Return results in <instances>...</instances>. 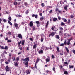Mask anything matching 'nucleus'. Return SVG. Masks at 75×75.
I'll list each match as a JSON object with an SVG mask.
<instances>
[{"instance_id":"680f3d73","label":"nucleus","mask_w":75,"mask_h":75,"mask_svg":"<svg viewBox=\"0 0 75 75\" xmlns=\"http://www.w3.org/2000/svg\"><path fill=\"white\" fill-rule=\"evenodd\" d=\"M61 30H63V28L62 27H60L59 28Z\"/></svg>"},{"instance_id":"052dcab7","label":"nucleus","mask_w":75,"mask_h":75,"mask_svg":"<svg viewBox=\"0 0 75 75\" xmlns=\"http://www.w3.org/2000/svg\"><path fill=\"white\" fill-rule=\"evenodd\" d=\"M64 44H65V45H66V44H67V42L66 41V40H65V42H64Z\"/></svg>"},{"instance_id":"864d4df0","label":"nucleus","mask_w":75,"mask_h":75,"mask_svg":"<svg viewBox=\"0 0 75 75\" xmlns=\"http://www.w3.org/2000/svg\"><path fill=\"white\" fill-rule=\"evenodd\" d=\"M60 3L61 4H64V2L62 1H60Z\"/></svg>"},{"instance_id":"de8ad7c7","label":"nucleus","mask_w":75,"mask_h":75,"mask_svg":"<svg viewBox=\"0 0 75 75\" xmlns=\"http://www.w3.org/2000/svg\"><path fill=\"white\" fill-rule=\"evenodd\" d=\"M39 61V59L38 58L36 60V63H38Z\"/></svg>"},{"instance_id":"8fccbe9b","label":"nucleus","mask_w":75,"mask_h":75,"mask_svg":"<svg viewBox=\"0 0 75 75\" xmlns=\"http://www.w3.org/2000/svg\"><path fill=\"white\" fill-rule=\"evenodd\" d=\"M64 45V43H62L60 45V46L63 47Z\"/></svg>"},{"instance_id":"774afa93","label":"nucleus","mask_w":75,"mask_h":75,"mask_svg":"<svg viewBox=\"0 0 75 75\" xmlns=\"http://www.w3.org/2000/svg\"><path fill=\"white\" fill-rule=\"evenodd\" d=\"M26 50H29V47L28 48V47H27L26 48Z\"/></svg>"},{"instance_id":"e2e57ef3","label":"nucleus","mask_w":75,"mask_h":75,"mask_svg":"<svg viewBox=\"0 0 75 75\" xmlns=\"http://www.w3.org/2000/svg\"><path fill=\"white\" fill-rule=\"evenodd\" d=\"M73 53H74V54H75V50H73Z\"/></svg>"},{"instance_id":"4c0bfd02","label":"nucleus","mask_w":75,"mask_h":75,"mask_svg":"<svg viewBox=\"0 0 75 75\" xmlns=\"http://www.w3.org/2000/svg\"><path fill=\"white\" fill-rule=\"evenodd\" d=\"M53 71H54V72H55V67H53Z\"/></svg>"},{"instance_id":"9d476101","label":"nucleus","mask_w":75,"mask_h":75,"mask_svg":"<svg viewBox=\"0 0 75 75\" xmlns=\"http://www.w3.org/2000/svg\"><path fill=\"white\" fill-rule=\"evenodd\" d=\"M70 41H71L70 39H68L67 44L68 45H69V44H70Z\"/></svg>"},{"instance_id":"a19ab883","label":"nucleus","mask_w":75,"mask_h":75,"mask_svg":"<svg viewBox=\"0 0 75 75\" xmlns=\"http://www.w3.org/2000/svg\"><path fill=\"white\" fill-rule=\"evenodd\" d=\"M22 42V41H21V40L19 42H18V45H20V44H21V43Z\"/></svg>"},{"instance_id":"37998d69","label":"nucleus","mask_w":75,"mask_h":75,"mask_svg":"<svg viewBox=\"0 0 75 75\" xmlns=\"http://www.w3.org/2000/svg\"><path fill=\"white\" fill-rule=\"evenodd\" d=\"M64 74L65 75H67L68 74V72L67 71H64Z\"/></svg>"},{"instance_id":"f8f14e48","label":"nucleus","mask_w":75,"mask_h":75,"mask_svg":"<svg viewBox=\"0 0 75 75\" xmlns=\"http://www.w3.org/2000/svg\"><path fill=\"white\" fill-rule=\"evenodd\" d=\"M28 62H26L25 63V67H28Z\"/></svg>"},{"instance_id":"20e7f679","label":"nucleus","mask_w":75,"mask_h":75,"mask_svg":"<svg viewBox=\"0 0 75 75\" xmlns=\"http://www.w3.org/2000/svg\"><path fill=\"white\" fill-rule=\"evenodd\" d=\"M56 11H57L59 13H61V11L59 10V9L57 7H56V9H55Z\"/></svg>"},{"instance_id":"c9c22d12","label":"nucleus","mask_w":75,"mask_h":75,"mask_svg":"<svg viewBox=\"0 0 75 75\" xmlns=\"http://www.w3.org/2000/svg\"><path fill=\"white\" fill-rule=\"evenodd\" d=\"M69 68H74V66H71L70 65H69Z\"/></svg>"},{"instance_id":"13d9d810","label":"nucleus","mask_w":75,"mask_h":75,"mask_svg":"<svg viewBox=\"0 0 75 75\" xmlns=\"http://www.w3.org/2000/svg\"><path fill=\"white\" fill-rule=\"evenodd\" d=\"M46 74H48V72H50V71H49V70H47L46 71Z\"/></svg>"},{"instance_id":"0e129e2a","label":"nucleus","mask_w":75,"mask_h":75,"mask_svg":"<svg viewBox=\"0 0 75 75\" xmlns=\"http://www.w3.org/2000/svg\"><path fill=\"white\" fill-rule=\"evenodd\" d=\"M39 15H40V16H41H41H42V13H40V14H39Z\"/></svg>"},{"instance_id":"aec40b11","label":"nucleus","mask_w":75,"mask_h":75,"mask_svg":"<svg viewBox=\"0 0 75 75\" xmlns=\"http://www.w3.org/2000/svg\"><path fill=\"white\" fill-rule=\"evenodd\" d=\"M14 65L15 66V67H17V66L18 65V64L17 63V62H16L14 64Z\"/></svg>"},{"instance_id":"f257e3e1","label":"nucleus","mask_w":75,"mask_h":75,"mask_svg":"<svg viewBox=\"0 0 75 75\" xmlns=\"http://www.w3.org/2000/svg\"><path fill=\"white\" fill-rule=\"evenodd\" d=\"M55 35V32H52L49 35V37H50V36L54 37Z\"/></svg>"},{"instance_id":"39448f33","label":"nucleus","mask_w":75,"mask_h":75,"mask_svg":"<svg viewBox=\"0 0 75 75\" xmlns=\"http://www.w3.org/2000/svg\"><path fill=\"white\" fill-rule=\"evenodd\" d=\"M38 52L39 54H42L43 53V50H40Z\"/></svg>"},{"instance_id":"dca6fc26","label":"nucleus","mask_w":75,"mask_h":75,"mask_svg":"<svg viewBox=\"0 0 75 75\" xmlns=\"http://www.w3.org/2000/svg\"><path fill=\"white\" fill-rule=\"evenodd\" d=\"M36 45H37V43L34 44V45L33 46V49L36 48H37V46H36Z\"/></svg>"},{"instance_id":"6e6552de","label":"nucleus","mask_w":75,"mask_h":75,"mask_svg":"<svg viewBox=\"0 0 75 75\" xmlns=\"http://www.w3.org/2000/svg\"><path fill=\"white\" fill-rule=\"evenodd\" d=\"M14 25L15 27H16V29H17V28H18V24H17V23H15L14 24Z\"/></svg>"},{"instance_id":"4be33fe9","label":"nucleus","mask_w":75,"mask_h":75,"mask_svg":"<svg viewBox=\"0 0 75 75\" xmlns=\"http://www.w3.org/2000/svg\"><path fill=\"white\" fill-rule=\"evenodd\" d=\"M57 20V18H54L53 19V21H56Z\"/></svg>"},{"instance_id":"473e14b6","label":"nucleus","mask_w":75,"mask_h":75,"mask_svg":"<svg viewBox=\"0 0 75 75\" xmlns=\"http://www.w3.org/2000/svg\"><path fill=\"white\" fill-rule=\"evenodd\" d=\"M41 6H42V7H44V6H45V5L44 4V3H42Z\"/></svg>"},{"instance_id":"f704fd0d","label":"nucleus","mask_w":75,"mask_h":75,"mask_svg":"<svg viewBox=\"0 0 75 75\" xmlns=\"http://www.w3.org/2000/svg\"><path fill=\"white\" fill-rule=\"evenodd\" d=\"M35 23L37 24H40V22H39V21H36Z\"/></svg>"},{"instance_id":"5fc2aeb1","label":"nucleus","mask_w":75,"mask_h":75,"mask_svg":"<svg viewBox=\"0 0 75 75\" xmlns=\"http://www.w3.org/2000/svg\"><path fill=\"white\" fill-rule=\"evenodd\" d=\"M8 34H9V35H11V32H8Z\"/></svg>"},{"instance_id":"4468645a","label":"nucleus","mask_w":75,"mask_h":75,"mask_svg":"<svg viewBox=\"0 0 75 75\" xmlns=\"http://www.w3.org/2000/svg\"><path fill=\"white\" fill-rule=\"evenodd\" d=\"M8 61L9 62H7V61H6L5 62V64H6V65H8V64H9V63H10V59H8Z\"/></svg>"},{"instance_id":"a211bd4d","label":"nucleus","mask_w":75,"mask_h":75,"mask_svg":"<svg viewBox=\"0 0 75 75\" xmlns=\"http://www.w3.org/2000/svg\"><path fill=\"white\" fill-rule=\"evenodd\" d=\"M24 5L26 6V7H28V3H27V2H25L24 3Z\"/></svg>"},{"instance_id":"c03bdc74","label":"nucleus","mask_w":75,"mask_h":75,"mask_svg":"<svg viewBox=\"0 0 75 75\" xmlns=\"http://www.w3.org/2000/svg\"><path fill=\"white\" fill-rule=\"evenodd\" d=\"M71 21H70V19H68V24H69H69H70V22Z\"/></svg>"},{"instance_id":"e433bc0d","label":"nucleus","mask_w":75,"mask_h":75,"mask_svg":"<svg viewBox=\"0 0 75 75\" xmlns=\"http://www.w3.org/2000/svg\"><path fill=\"white\" fill-rule=\"evenodd\" d=\"M12 59H13V61H14L15 60H16V57H12Z\"/></svg>"},{"instance_id":"cd10ccee","label":"nucleus","mask_w":75,"mask_h":75,"mask_svg":"<svg viewBox=\"0 0 75 75\" xmlns=\"http://www.w3.org/2000/svg\"><path fill=\"white\" fill-rule=\"evenodd\" d=\"M35 65L33 67L34 68H36V69H38L37 67V65H36V63H35Z\"/></svg>"},{"instance_id":"49530a36","label":"nucleus","mask_w":75,"mask_h":75,"mask_svg":"<svg viewBox=\"0 0 75 75\" xmlns=\"http://www.w3.org/2000/svg\"><path fill=\"white\" fill-rule=\"evenodd\" d=\"M51 7H50L49 6H48L47 8V10H48V9H49V8H51Z\"/></svg>"},{"instance_id":"bf43d9fd","label":"nucleus","mask_w":75,"mask_h":75,"mask_svg":"<svg viewBox=\"0 0 75 75\" xmlns=\"http://www.w3.org/2000/svg\"><path fill=\"white\" fill-rule=\"evenodd\" d=\"M58 19H59V20H60L61 19V18L60 17L58 16Z\"/></svg>"},{"instance_id":"79ce46f5","label":"nucleus","mask_w":75,"mask_h":75,"mask_svg":"<svg viewBox=\"0 0 75 75\" xmlns=\"http://www.w3.org/2000/svg\"><path fill=\"white\" fill-rule=\"evenodd\" d=\"M35 18H38V15L37 14L35 15Z\"/></svg>"},{"instance_id":"3c124183","label":"nucleus","mask_w":75,"mask_h":75,"mask_svg":"<svg viewBox=\"0 0 75 75\" xmlns=\"http://www.w3.org/2000/svg\"><path fill=\"white\" fill-rule=\"evenodd\" d=\"M43 40H44V39L42 38H41V42H43Z\"/></svg>"},{"instance_id":"7ed1b4c3","label":"nucleus","mask_w":75,"mask_h":75,"mask_svg":"<svg viewBox=\"0 0 75 75\" xmlns=\"http://www.w3.org/2000/svg\"><path fill=\"white\" fill-rule=\"evenodd\" d=\"M30 60H29V57L26 58L25 59L23 60V61H25V62H28Z\"/></svg>"},{"instance_id":"2eb2a0df","label":"nucleus","mask_w":75,"mask_h":75,"mask_svg":"<svg viewBox=\"0 0 75 75\" xmlns=\"http://www.w3.org/2000/svg\"><path fill=\"white\" fill-rule=\"evenodd\" d=\"M26 72L27 74H30V71L29 70H27L26 71Z\"/></svg>"},{"instance_id":"7c9ffc66","label":"nucleus","mask_w":75,"mask_h":75,"mask_svg":"<svg viewBox=\"0 0 75 75\" xmlns=\"http://www.w3.org/2000/svg\"><path fill=\"white\" fill-rule=\"evenodd\" d=\"M46 62H49L50 61V59L48 58H47L46 59Z\"/></svg>"},{"instance_id":"72a5a7b5","label":"nucleus","mask_w":75,"mask_h":75,"mask_svg":"<svg viewBox=\"0 0 75 75\" xmlns=\"http://www.w3.org/2000/svg\"><path fill=\"white\" fill-rule=\"evenodd\" d=\"M56 50L57 51V52H59V47H57V49H56Z\"/></svg>"},{"instance_id":"5701e85b","label":"nucleus","mask_w":75,"mask_h":75,"mask_svg":"<svg viewBox=\"0 0 75 75\" xmlns=\"http://www.w3.org/2000/svg\"><path fill=\"white\" fill-rule=\"evenodd\" d=\"M8 24H9L11 25H12V23H11V22H10L9 20H8Z\"/></svg>"},{"instance_id":"c85d7f7f","label":"nucleus","mask_w":75,"mask_h":75,"mask_svg":"<svg viewBox=\"0 0 75 75\" xmlns=\"http://www.w3.org/2000/svg\"><path fill=\"white\" fill-rule=\"evenodd\" d=\"M12 41L11 40H7V42H8H8H11Z\"/></svg>"},{"instance_id":"393cba45","label":"nucleus","mask_w":75,"mask_h":75,"mask_svg":"<svg viewBox=\"0 0 75 75\" xmlns=\"http://www.w3.org/2000/svg\"><path fill=\"white\" fill-rule=\"evenodd\" d=\"M2 58H5V55H4V53H3L1 55Z\"/></svg>"},{"instance_id":"ea45409f","label":"nucleus","mask_w":75,"mask_h":75,"mask_svg":"<svg viewBox=\"0 0 75 75\" xmlns=\"http://www.w3.org/2000/svg\"><path fill=\"white\" fill-rule=\"evenodd\" d=\"M35 30V26H33L32 29L33 31H34V30Z\"/></svg>"},{"instance_id":"58836bf2","label":"nucleus","mask_w":75,"mask_h":75,"mask_svg":"<svg viewBox=\"0 0 75 75\" xmlns=\"http://www.w3.org/2000/svg\"><path fill=\"white\" fill-rule=\"evenodd\" d=\"M8 19L9 21H11V17H9L8 18Z\"/></svg>"},{"instance_id":"9b49d317","label":"nucleus","mask_w":75,"mask_h":75,"mask_svg":"<svg viewBox=\"0 0 75 75\" xmlns=\"http://www.w3.org/2000/svg\"><path fill=\"white\" fill-rule=\"evenodd\" d=\"M55 38H56L57 39L59 40V39L60 38V37H59V36L58 35H56L55 36Z\"/></svg>"},{"instance_id":"412c9836","label":"nucleus","mask_w":75,"mask_h":75,"mask_svg":"<svg viewBox=\"0 0 75 75\" xmlns=\"http://www.w3.org/2000/svg\"><path fill=\"white\" fill-rule=\"evenodd\" d=\"M61 26L62 27L63 26H64L65 25V24L64 23V22H61Z\"/></svg>"},{"instance_id":"0eeeda50","label":"nucleus","mask_w":75,"mask_h":75,"mask_svg":"<svg viewBox=\"0 0 75 75\" xmlns=\"http://www.w3.org/2000/svg\"><path fill=\"white\" fill-rule=\"evenodd\" d=\"M29 25L30 27H32V26H33V21H31L30 22Z\"/></svg>"},{"instance_id":"423d86ee","label":"nucleus","mask_w":75,"mask_h":75,"mask_svg":"<svg viewBox=\"0 0 75 75\" xmlns=\"http://www.w3.org/2000/svg\"><path fill=\"white\" fill-rule=\"evenodd\" d=\"M18 37L21 38V39H22L23 38V37L22 36V35L21 34H18Z\"/></svg>"},{"instance_id":"603ef678","label":"nucleus","mask_w":75,"mask_h":75,"mask_svg":"<svg viewBox=\"0 0 75 75\" xmlns=\"http://www.w3.org/2000/svg\"><path fill=\"white\" fill-rule=\"evenodd\" d=\"M29 39L30 40H31V41H33V38H29Z\"/></svg>"},{"instance_id":"6ab92c4d","label":"nucleus","mask_w":75,"mask_h":75,"mask_svg":"<svg viewBox=\"0 0 75 75\" xmlns=\"http://www.w3.org/2000/svg\"><path fill=\"white\" fill-rule=\"evenodd\" d=\"M15 61H20V58L19 57H17L15 59Z\"/></svg>"},{"instance_id":"f3484780","label":"nucleus","mask_w":75,"mask_h":75,"mask_svg":"<svg viewBox=\"0 0 75 75\" xmlns=\"http://www.w3.org/2000/svg\"><path fill=\"white\" fill-rule=\"evenodd\" d=\"M25 42V40H22V41L21 42V44L22 45H24V42Z\"/></svg>"},{"instance_id":"69168bd1","label":"nucleus","mask_w":75,"mask_h":75,"mask_svg":"<svg viewBox=\"0 0 75 75\" xmlns=\"http://www.w3.org/2000/svg\"><path fill=\"white\" fill-rule=\"evenodd\" d=\"M35 15H34V14H33L32 16L33 17H35Z\"/></svg>"},{"instance_id":"2f4dec72","label":"nucleus","mask_w":75,"mask_h":75,"mask_svg":"<svg viewBox=\"0 0 75 75\" xmlns=\"http://www.w3.org/2000/svg\"><path fill=\"white\" fill-rule=\"evenodd\" d=\"M51 57L52 58V59H54L55 58V56L54 55H52Z\"/></svg>"},{"instance_id":"a878e982","label":"nucleus","mask_w":75,"mask_h":75,"mask_svg":"<svg viewBox=\"0 0 75 75\" xmlns=\"http://www.w3.org/2000/svg\"><path fill=\"white\" fill-rule=\"evenodd\" d=\"M2 20L4 21V23H6L7 22V20L4 19H3Z\"/></svg>"},{"instance_id":"09e8293b","label":"nucleus","mask_w":75,"mask_h":75,"mask_svg":"<svg viewBox=\"0 0 75 75\" xmlns=\"http://www.w3.org/2000/svg\"><path fill=\"white\" fill-rule=\"evenodd\" d=\"M8 37H6V38H5V40H6V41H8Z\"/></svg>"},{"instance_id":"6e6d98bb","label":"nucleus","mask_w":75,"mask_h":75,"mask_svg":"<svg viewBox=\"0 0 75 75\" xmlns=\"http://www.w3.org/2000/svg\"><path fill=\"white\" fill-rule=\"evenodd\" d=\"M4 49H5V50H7V49H8V47L7 46H5V48H4Z\"/></svg>"},{"instance_id":"a18cd8bd","label":"nucleus","mask_w":75,"mask_h":75,"mask_svg":"<svg viewBox=\"0 0 75 75\" xmlns=\"http://www.w3.org/2000/svg\"><path fill=\"white\" fill-rule=\"evenodd\" d=\"M44 19V17H42L40 18V20H41V21H42V20H43Z\"/></svg>"},{"instance_id":"338daca9","label":"nucleus","mask_w":75,"mask_h":75,"mask_svg":"<svg viewBox=\"0 0 75 75\" xmlns=\"http://www.w3.org/2000/svg\"><path fill=\"white\" fill-rule=\"evenodd\" d=\"M70 4H71V5H73V6L74 5V4H73L72 2H71Z\"/></svg>"},{"instance_id":"bb28decb","label":"nucleus","mask_w":75,"mask_h":75,"mask_svg":"<svg viewBox=\"0 0 75 75\" xmlns=\"http://www.w3.org/2000/svg\"><path fill=\"white\" fill-rule=\"evenodd\" d=\"M65 49L67 52H69V50H68V49L67 47H66Z\"/></svg>"},{"instance_id":"b1692460","label":"nucleus","mask_w":75,"mask_h":75,"mask_svg":"<svg viewBox=\"0 0 75 75\" xmlns=\"http://www.w3.org/2000/svg\"><path fill=\"white\" fill-rule=\"evenodd\" d=\"M13 4H14V5H15V6H16L17 5L18 3L16 1H15L13 3Z\"/></svg>"},{"instance_id":"4d7b16f0","label":"nucleus","mask_w":75,"mask_h":75,"mask_svg":"<svg viewBox=\"0 0 75 75\" xmlns=\"http://www.w3.org/2000/svg\"><path fill=\"white\" fill-rule=\"evenodd\" d=\"M29 12H28V10H27L26 12V14H27Z\"/></svg>"},{"instance_id":"c756f323","label":"nucleus","mask_w":75,"mask_h":75,"mask_svg":"<svg viewBox=\"0 0 75 75\" xmlns=\"http://www.w3.org/2000/svg\"><path fill=\"white\" fill-rule=\"evenodd\" d=\"M62 20L64 21V22H66L67 21V19L65 18H62Z\"/></svg>"},{"instance_id":"f03ea898","label":"nucleus","mask_w":75,"mask_h":75,"mask_svg":"<svg viewBox=\"0 0 75 75\" xmlns=\"http://www.w3.org/2000/svg\"><path fill=\"white\" fill-rule=\"evenodd\" d=\"M5 69L7 72L10 71V67H8V66H6L5 67Z\"/></svg>"},{"instance_id":"ddd939ff","label":"nucleus","mask_w":75,"mask_h":75,"mask_svg":"<svg viewBox=\"0 0 75 75\" xmlns=\"http://www.w3.org/2000/svg\"><path fill=\"white\" fill-rule=\"evenodd\" d=\"M67 7H68V6L66 5L64 7V9L66 10V11H67L68 9H67Z\"/></svg>"},{"instance_id":"1a4fd4ad","label":"nucleus","mask_w":75,"mask_h":75,"mask_svg":"<svg viewBox=\"0 0 75 75\" xmlns=\"http://www.w3.org/2000/svg\"><path fill=\"white\" fill-rule=\"evenodd\" d=\"M48 24H49V21H47L45 25V28H47L48 26Z\"/></svg>"}]
</instances>
